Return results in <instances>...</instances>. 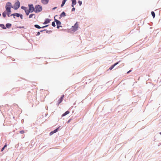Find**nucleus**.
<instances>
[{"label":"nucleus","instance_id":"nucleus-1","mask_svg":"<svg viewBox=\"0 0 161 161\" xmlns=\"http://www.w3.org/2000/svg\"><path fill=\"white\" fill-rule=\"evenodd\" d=\"M12 7L11 3L10 2H8L6 3L5 6L6 11H4L2 14L3 17L5 18L6 17V14H7L8 17H9V15L11 12V8Z\"/></svg>","mask_w":161,"mask_h":161},{"label":"nucleus","instance_id":"nucleus-2","mask_svg":"<svg viewBox=\"0 0 161 161\" xmlns=\"http://www.w3.org/2000/svg\"><path fill=\"white\" fill-rule=\"evenodd\" d=\"M42 10V7L41 6L37 5L35 6V12L36 13L40 12Z\"/></svg>","mask_w":161,"mask_h":161},{"label":"nucleus","instance_id":"nucleus-3","mask_svg":"<svg viewBox=\"0 0 161 161\" xmlns=\"http://www.w3.org/2000/svg\"><path fill=\"white\" fill-rule=\"evenodd\" d=\"M78 24L76 22L75 24L72 27V31L73 32H75L78 30Z\"/></svg>","mask_w":161,"mask_h":161},{"label":"nucleus","instance_id":"nucleus-4","mask_svg":"<svg viewBox=\"0 0 161 161\" xmlns=\"http://www.w3.org/2000/svg\"><path fill=\"white\" fill-rule=\"evenodd\" d=\"M20 3L19 1L17 0L14 5V8L15 10L18 9L20 7Z\"/></svg>","mask_w":161,"mask_h":161},{"label":"nucleus","instance_id":"nucleus-5","mask_svg":"<svg viewBox=\"0 0 161 161\" xmlns=\"http://www.w3.org/2000/svg\"><path fill=\"white\" fill-rule=\"evenodd\" d=\"M57 16V15H56L54 17V20H55V22L56 23L57 25V28L58 29L60 27H62L60 25L61 24V23L58 20L55 19V17Z\"/></svg>","mask_w":161,"mask_h":161},{"label":"nucleus","instance_id":"nucleus-6","mask_svg":"<svg viewBox=\"0 0 161 161\" xmlns=\"http://www.w3.org/2000/svg\"><path fill=\"white\" fill-rule=\"evenodd\" d=\"M29 10L31 12H32L33 11L35 12V7L34 8L33 4H29Z\"/></svg>","mask_w":161,"mask_h":161},{"label":"nucleus","instance_id":"nucleus-7","mask_svg":"<svg viewBox=\"0 0 161 161\" xmlns=\"http://www.w3.org/2000/svg\"><path fill=\"white\" fill-rule=\"evenodd\" d=\"M58 130V128H57L55 130H53V131H51L50 133V136L52 135L54 133H56Z\"/></svg>","mask_w":161,"mask_h":161},{"label":"nucleus","instance_id":"nucleus-8","mask_svg":"<svg viewBox=\"0 0 161 161\" xmlns=\"http://www.w3.org/2000/svg\"><path fill=\"white\" fill-rule=\"evenodd\" d=\"M64 97V95H63L61 98L58 100V104H59L61 103Z\"/></svg>","mask_w":161,"mask_h":161},{"label":"nucleus","instance_id":"nucleus-9","mask_svg":"<svg viewBox=\"0 0 161 161\" xmlns=\"http://www.w3.org/2000/svg\"><path fill=\"white\" fill-rule=\"evenodd\" d=\"M120 61H119V62H117L116 63L112 65L109 68V69L110 70H112L114 67L116 66V65L118 64L119 63V62Z\"/></svg>","mask_w":161,"mask_h":161},{"label":"nucleus","instance_id":"nucleus-10","mask_svg":"<svg viewBox=\"0 0 161 161\" xmlns=\"http://www.w3.org/2000/svg\"><path fill=\"white\" fill-rule=\"evenodd\" d=\"M49 0H41L42 3L44 4H47L48 3Z\"/></svg>","mask_w":161,"mask_h":161},{"label":"nucleus","instance_id":"nucleus-11","mask_svg":"<svg viewBox=\"0 0 161 161\" xmlns=\"http://www.w3.org/2000/svg\"><path fill=\"white\" fill-rule=\"evenodd\" d=\"M51 20L49 19H46V20L45 21V22L43 23L44 24H46L49 23L50 21Z\"/></svg>","mask_w":161,"mask_h":161},{"label":"nucleus","instance_id":"nucleus-12","mask_svg":"<svg viewBox=\"0 0 161 161\" xmlns=\"http://www.w3.org/2000/svg\"><path fill=\"white\" fill-rule=\"evenodd\" d=\"M66 16V14L64 12H63L60 15V17L59 18V19H60L61 17H64Z\"/></svg>","mask_w":161,"mask_h":161},{"label":"nucleus","instance_id":"nucleus-13","mask_svg":"<svg viewBox=\"0 0 161 161\" xmlns=\"http://www.w3.org/2000/svg\"><path fill=\"white\" fill-rule=\"evenodd\" d=\"M72 1V7H73L75 5L76 3V0H71Z\"/></svg>","mask_w":161,"mask_h":161},{"label":"nucleus","instance_id":"nucleus-14","mask_svg":"<svg viewBox=\"0 0 161 161\" xmlns=\"http://www.w3.org/2000/svg\"><path fill=\"white\" fill-rule=\"evenodd\" d=\"M25 12L26 13V15H29L30 12H31L30 11V10L28 9L27 8L25 10Z\"/></svg>","mask_w":161,"mask_h":161},{"label":"nucleus","instance_id":"nucleus-15","mask_svg":"<svg viewBox=\"0 0 161 161\" xmlns=\"http://www.w3.org/2000/svg\"><path fill=\"white\" fill-rule=\"evenodd\" d=\"M12 15H13L14 16H16V17H18L19 16H20V14H18L17 13H15L14 14H12L11 15V16H12Z\"/></svg>","mask_w":161,"mask_h":161},{"label":"nucleus","instance_id":"nucleus-16","mask_svg":"<svg viewBox=\"0 0 161 161\" xmlns=\"http://www.w3.org/2000/svg\"><path fill=\"white\" fill-rule=\"evenodd\" d=\"M69 113V111H67L65 113H64V114H63L62 115V116H64L68 114Z\"/></svg>","mask_w":161,"mask_h":161},{"label":"nucleus","instance_id":"nucleus-17","mask_svg":"<svg viewBox=\"0 0 161 161\" xmlns=\"http://www.w3.org/2000/svg\"><path fill=\"white\" fill-rule=\"evenodd\" d=\"M34 17V18H35L36 17L35 14H31L30 15L29 17L30 18H31L32 17Z\"/></svg>","mask_w":161,"mask_h":161},{"label":"nucleus","instance_id":"nucleus-18","mask_svg":"<svg viewBox=\"0 0 161 161\" xmlns=\"http://www.w3.org/2000/svg\"><path fill=\"white\" fill-rule=\"evenodd\" d=\"M6 27L8 28H10L11 26V24L9 23H7L6 25Z\"/></svg>","mask_w":161,"mask_h":161},{"label":"nucleus","instance_id":"nucleus-19","mask_svg":"<svg viewBox=\"0 0 161 161\" xmlns=\"http://www.w3.org/2000/svg\"><path fill=\"white\" fill-rule=\"evenodd\" d=\"M0 27H2L3 29H6V27L3 24H0Z\"/></svg>","mask_w":161,"mask_h":161},{"label":"nucleus","instance_id":"nucleus-20","mask_svg":"<svg viewBox=\"0 0 161 161\" xmlns=\"http://www.w3.org/2000/svg\"><path fill=\"white\" fill-rule=\"evenodd\" d=\"M66 1V0H63L62 1V4L61 5V7H62L65 4Z\"/></svg>","mask_w":161,"mask_h":161},{"label":"nucleus","instance_id":"nucleus-21","mask_svg":"<svg viewBox=\"0 0 161 161\" xmlns=\"http://www.w3.org/2000/svg\"><path fill=\"white\" fill-rule=\"evenodd\" d=\"M7 144H6L2 148V149H1V151L2 152L3 151V150H4V148L6 147H7Z\"/></svg>","mask_w":161,"mask_h":161},{"label":"nucleus","instance_id":"nucleus-22","mask_svg":"<svg viewBox=\"0 0 161 161\" xmlns=\"http://www.w3.org/2000/svg\"><path fill=\"white\" fill-rule=\"evenodd\" d=\"M151 14L153 17V18H154L155 17V14L153 11H152L151 12Z\"/></svg>","mask_w":161,"mask_h":161},{"label":"nucleus","instance_id":"nucleus-23","mask_svg":"<svg viewBox=\"0 0 161 161\" xmlns=\"http://www.w3.org/2000/svg\"><path fill=\"white\" fill-rule=\"evenodd\" d=\"M34 26L36 28L38 29H40L41 28V27L37 25H35Z\"/></svg>","mask_w":161,"mask_h":161},{"label":"nucleus","instance_id":"nucleus-24","mask_svg":"<svg viewBox=\"0 0 161 161\" xmlns=\"http://www.w3.org/2000/svg\"><path fill=\"white\" fill-rule=\"evenodd\" d=\"M52 25L53 27H55L56 25L54 22H53L52 24Z\"/></svg>","mask_w":161,"mask_h":161},{"label":"nucleus","instance_id":"nucleus-25","mask_svg":"<svg viewBox=\"0 0 161 161\" xmlns=\"http://www.w3.org/2000/svg\"><path fill=\"white\" fill-rule=\"evenodd\" d=\"M27 8H26L25 7H24V6H22L21 7V8L22 9H23L25 11V10Z\"/></svg>","mask_w":161,"mask_h":161},{"label":"nucleus","instance_id":"nucleus-26","mask_svg":"<svg viewBox=\"0 0 161 161\" xmlns=\"http://www.w3.org/2000/svg\"><path fill=\"white\" fill-rule=\"evenodd\" d=\"M78 3L79 4V5L80 6L82 4V2L80 1H78Z\"/></svg>","mask_w":161,"mask_h":161},{"label":"nucleus","instance_id":"nucleus-27","mask_svg":"<svg viewBox=\"0 0 161 161\" xmlns=\"http://www.w3.org/2000/svg\"><path fill=\"white\" fill-rule=\"evenodd\" d=\"M20 133L21 134H23L24 133V130H21L20 131Z\"/></svg>","mask_w":161,"mask_h":161},{"label":"nucleus","instance_id":"nucleus-28","mask_svg":"<svg viewBox=\"0 0 161 161\" xmlns=\"http://www.w3.org/2000/svg\"><path fill=\"white\" fill-rule=\"evenodd\" d=\"M75 8H74V7H73V8L72 9V11H74L75 10Z\"/></svg>","mask_w":161,"mask_h":161},{"label":"nucleus","instance_id":"nucleus-29","mask_svg":"<svg viewBox=\"0 0 161 161\" xmlns=\"http://www.w3.org/2000/svg\"><path fill=\"white\" fill-rule=\"evenodd\" d=\"M40 35V33L39 32H38L36 36H39Z\"/></svg>","mask_w":161,"mask_h":161},{"label":"nucleus","instance_id":"nucleus-30","mask_svg":"<svg viewBox=\"0 0 161 161\" xmlns=\"http://www.w3.org/2000/svg\"><path fill=\"white\" fill-rule=\"evenodd\" d=\"M48 26V25H46V26H43V27H42V28H45V27H47V26Z\"/></svg>","mask_w":161,"mask_h":161},{"label":"nucleus","instance_id":"nucleus-31","mask_svg":"<svg viewBox=\"0 0 161 161\" xmlns=\"http://www.w3.org/2000/svg\"><path fill=\"white\" fill-rule=\"evenodd\" d=\"M20 16V17L21 19H23V16H22V14L20 15V16Z\"/></svg>","mask_w":161,"mask_h":161},{"label":"nucleus","instance_id":"nucleus-32","mask_svg":"<svg viewBox=\"0 0 161 161\" xmlns=\"http://www.w3.org/2000/svg\"><path fill=\"white\" fill-rule=\"evenodd\" d=\"M131 71V70H129V71H128V72H127V74H128V73H129Z\"/></svg>","mask_w":161,"mask_h":161},{"label":"nucleus","instance_id":"nucleus-33","mask_svg":"<svg viewBox=\"0 0 161 161\" xmlns=\"http://www.w3.org/2000/svg\"><path fill=\"white\" fill-rule=\"evenodd\" d=\"M70 119H69V120L68 121V123H69V122H70Z\"/></svg>","mask_w":161,"mask_h":161},{"label":"nucleus","instance_id":"nucleus-34","mask_svg":"<svg viewBox=\"0 0 161 161\" xmlns=\"http://www.w3.org/2000/svg\"><path fill=\"white\" fill-rule=\"evenodd\" d=\"M56 8H57V7H54V8H53V9H56Z\"/></svg>","mask_w":161,"mask_h":161},{"label":"nucleus","instance_id":"nucleus-35","mask_svg":"<svg viewBox=\"0 0 161 161\" xmlns=\"http://www.w3.org/2000/svg\"><path fill=\"white\" fill-rule=\"evenodd\" d=\"M160 134L161 135V132H160Z\"/></svg>","mask_w":161,"mask_h":161},{"label":"nucleus","instance_id":"nucleus-36","mask_svg":"<svg viewBox=\"0 0 161 161\" xmlns=\"http://www.w3.org/2000/svg\"><path fill=\"white\" fill-rule=\"evenodd\" d=\"M12 60H14V59H12Z\"/></svg>","mask_w":161,"mask_h":161},{"label":"nucleus","instance_id":"nucleus-37","mask_svg":"<svg viewBox=\"0 0 161 161\" xmlns=\"http://www.w3.org/2000/svg\"><path fill=\"white\" fill-rule=\"evenodd\" d=\"M0 16H1V14H0Z\"/></svg>","mask_w":161,"mask_h":161}]
</instances>
